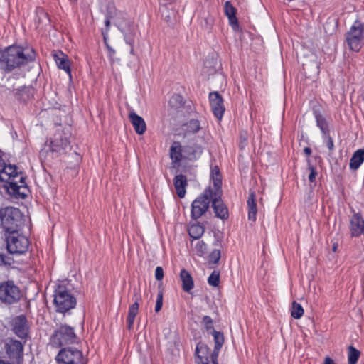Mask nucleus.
I'll list each match as a JSON object with an SVG mask.
<instances>
[{
    "instance_id": "obj_29",
    "label": "nucleus",
    "mask_w": 364,
    "mask_h": 364,
    "mask_svg": "<svg viewBox=\"0 0 364 364\" xmlns=\"http://www.w3.org/2000/svg\"><path fill=\"white\" fill-rule=\"evenodd\" d=\"M170 157L175 164L179 163L182 159L181 146L179 142L174 141L170 148Z\"/></svg>"
},
{
    "instance_id": "obj_4",
    "label": "nucleus",
    "mask_w": 364,
    "mask_h": 364,
    "mask_svg": "<svg viewBox=\"0 0 364 364\" xmlns=\"http://www.w3.org/2000/svg\"><path fill=\"white\" fill-rule=\"evenodd\" d=\"M22 215L18 208L6 207L0 209L1 225L5 235L19 230L21 226Z\"/></svg>"
},
{
    "instance_id": "obj_9",
    "label": "nucleus",
    "mask_w": 364,
    "mask_h": 364,
    "mask_svg": "<svg viewBox=\"0 0 364 364\" xmlns=\"http://www.w3.org/2000/svg\"><path fill=\"white\" fill-rule=\"evenodd\" d=\"M21 297V290L13 281H6L0 284V301L1 302L12 304L19 301Z\"/></svg>"
},
{
    "instance_id": "obj_39",
    "label": "nucleus",
    "mask_w": 364,
    "mask_h": 364,
    "mask_svg": "<svg viewBox=\"0 0 364 364\" xmlns=\"http://www.w3.org/2000/svg\"><path fill=\"white\" fill-rule=\"evenodd\" d=\"M220 257H221L220 250L215 249L209 255L208 262L210 264H217L220 259Z\"/></svg>"
},
{
    "instance_id": "obj_19",
    "label": "nucleus",
    "mask_w": 364,
    "mask_h": 364,
    "mask_svg": "<svg viewBox=\"0 0 364 364\" xmlns=\"http://www.w3.org/2000/svg\"><path fill=\"white\" fill-rule=\"evenodd\" d=\"M212 335L214 338L215 342V348L213 351L210 355V359L213 364H218V357L219 352L223 346L224 343V336L221 332L213 330L212 332Z\"/></svg>"
},
{
    "instance_id": "obj_18",
    "label": "nucleus",
    "mask_w": 364,
    "mask_h": 364,
    "mask_svg": "<svg viewBox=\"0 0 364 364\" xmlns=\"http://www.w3.org/2000/svg\"><path fill=\"white\" fill-rule=\"evenodd\" d=\"M102 11L105 17L116 18V24L117 21L122 22L121 20H125L126 18L125 14L116 9L114 3L112 1H109L105 4Z\"/></svg>"
},
{
    "instance_id": "obj_10",
    "label": "nucleus",
    "mask_w": 364,
    "mask_h": 364,
    "mask_svg": "<svg viewBox=\"0 0 364 364\" xmlns=\"http://www.w3.org/2000/svg\"><path fill=\"white\" fill-rule=\"evenodd\" d=\"M55 360L58 364H85L82 352L75 348H62Z\"/></svg>"
},
{
    "instance_id": "obj_2",
    "label": "nucleus",
    "mask_w": 364,
    "mask_h": 364,
    "mask_svg": "<svg viewBox=\"0 0 364 364\" xmlns=\"http://www.w3.org/2000/svg\"><path fill=\"white\" fill-rule=\"evenodd\" d=\"M0 180L8 183V192L15 197L23 198L26 194L21 191L26 188L25 178L14 165H6L0 156Z\"/></svg>"
},
{
    "instance_id": "obj_20",
    "label": "nucleus",
    "mask_w": 364,
    "mask_h": 364,
    "mask_svg": "<svg viewBox=\"0 0 364 364\" xmlns=\"http://www.w3.org/2000/svg\"><path fill=\"white\" fill-rule=\"evenodd\" d=\"M131 123L138 134H143L146 130V124L144 119L136 112H131L129 114Z\"/></svg>"
},
{
    "instance_id": "obj_43",
    "label": "nucleus",
    "mask_w": 364,
    "mask_h": 364,
    "mask_svg": "<svg viewBox=\"0 0 364 364\" xmlns=\"http://www.w3.org/2000/svg\"><path fill=\"white\" fill-rule=\"evenodd\" d=\"M322 137H323L324 141L326 142V146L328 147V149L330 151L333 150V149H334L333 140L331 137L329 133L327 134V136L326 135H322Z\"/></svg>"
},
{
    "instance_id": "obj_28",
    "label": "nucleus",
    "mask_w": 364,
    "mask_h": 364,
    "mask_svg": "<svg viewBox=\"0 0 364 364\" xmlns=\"http://www.w3.org/2000/svg\"><path fill=\"white\" fill-rule=\"evenodd\" d=\"M314 115L316 122L317 127L320 129L322 135H326L329 133L328 124L325 117L319 111H314Z\"/></svg>"
},
{
    "instance_id": "obj_51",
    "label": "nucleus",
    "mask_w": 364,
    "mask_h": 364,
    "mask_svg": "<svg viewBox=\"0 0 364 364\" xmlns=\"http://www.w3.org/2000/svg\"><path fill=\"white\" fill-rule=\"evenodd\" d=\"M112 19H114V18H113L105 17V26H106L107 30H109V28L110 22H111Z\"/></svg>"
},
{
    "instance_id": "obj_53",
    "label": "nucleus",
    "mask_w": 364,
    "mask_h": 364,
    "mask_svg": "<svg viewBox=\"0 0 364 364\" xmlns=\"http://www.w3.org/2000/svg\"><path fill=\"white\" fill-rule=\"evenodd\" d=\"M337 247H338V245H337V244H334V245H333V248H332V249H333V252H336V250H337Z\"/></svg>"
},
{
    "instance_id": "obj_32",
    "label": "nucleus",
    "mask_w": 364,
    "mask_h": 364,
    "mask_svg": "<svg viewBox=\"0 0 364 364\" xmlns=\"http://www.w3.org/2000/svg\"><path fill=\"white\" fill-rule=\"evenodd\" d=\"M204 233V228L199 223H195L188 228V234L193 239H199Z\"/></svg>"
},
{
    "instance_id": "obj_24",
    "label": "nucleus",
    "mask_w": 364,
    "mask_h": 364,
    "mask_svg": "<svg viewBox=\"0 0 364 364\" xmlns=\"http://www.w3.org/2000/svg\"><path fill=\"white\" fill-rule=\"evenodd\" d=\"M210 178L213 181V192L222 191V178L218 166L211 167Z\"/></svg>"
},
{
    "instance_id": "obj_47",
    "label": "nucleus",
    "mask_w": 364,
    "mask_h": 364,
    "mask_svg": "<svg viewBox=\"0 0 364 364\" xmlns=\"http://www.w3.org/2000/svg\"><path fill=\"white\" fill-rule=\"evenodd\" d=\"M107 48L108 50V57L112 60L113 58L116 53L115 50L109 45H107Z\"/></svg>"
},
{
    "instance_id": "obj_45",
    "label": "nucleus",
    "mask_w": 364,
    "mask_h": 364,
    "mask_svg": "<svg viewBox=\"0 0 364 364\" xmlns=\"http://www.w3.org/2000/svg\"><path fill=\"white\" fill-rule=\"evenodd\" d=\"M309 169L310 171V173L309 175V181L311 182V183H313L315 181V179H316V176L317 175V172H316V168L313 166H309Z\"/></svg>"
},
{
    "instance_id": "obj_14",
    "label": "nucleus",
    "mask_w": 364,
    "mask_h": 364,
    "mask_svg": "<svg viewBox=\"0 0 364 364\" xmlns=\"http://www.w3.org/2000/svg\"><path fill=\"white\" fill-rule=\"evenodd\" d=\"M14 333L21 338H26L29 333V325L26 317L20 315L15 317L12 321Z\"/></svg>"
},
{
    "instance_id": "obj_52",
    "label": "nucleus",
    "mask_w": 364,
    "mask_h": 364,
    "mask_svg": "<svg viewBox=\"0 0 364 364\" xmlns=\"http://www.w3.org/2000/svg\"><path fill=\"white\" fill-rule=\"evenodd\" d=\"M304 152L306 155L309 156L311 154V149L310 147H305L304 149Z\"/></svg>"
},
{
    "instance_id": "obj_48",
    "label": "nucleus",
    "mask_w": 364,
    "mask_h": 364,
    "mask_svg": "<svg viewBox=\"0 0 364 364\" xmlns=\"http://www.w3.org/2000/svg\"><path fill=\"white\" fill-rule=\"evenodd\" d=\"M134 299L135 301L134 302H138V303H139V301L141 299L140 291L137 289H134Z\"/></svg>"
},
{
    "instance_id": "obj_21",
    "label": "nucleus",
    "mask_w": 364,
    "mask_h": 364,
    "mask_svg": "<svg viewBox=\"0 0 364 364\" xmlns=\"http://www.w3.org/2000/svg\"><path fill=\"white\" fill-rule=\"evenodd\" d=\"M53 57L58 68L59 69L65 70L68 73L70 80H71L72 74L70 70V63L68 57L65 55L63 53L55 54Z\"/></svg>"
},
{
    "instance_id": "obj_42",
    "label": "nucleus",
    "mask_w": 364,
    "mask_h": 364,
    "mask_svg": "<svg viewBox=\"0 0 364 364\" xmlns=\"http://www.w3.org/2000/svg\"><path fill=\"white\" fill-rule=\"evenodd\" d=\"M163 305V292L161 291H159L157 294V299L155 305V311L159 312L162 307Z\"/></svg>"
},
{
    "instance_id": "obj_8",
    "label": "nucleus",
    "mask_w": 364,
    "mask_h": 364,
    "mask_svg": "<svg viewBox=\"0 0 364 364\" xmlns=\"http://www.w3.org/2000/svg\"><path fill=\"white\" fill-rule=\"evenodd\" d=\"M211 196L212 188L209 187L193 201L191 204L192 218L198 219L206 213L209 208Z\"/></svg>"
},
{
    "instance_id": "obj_49",
    "label": "nucleus",
    "mask_w": 364,
    "mask_h": 364,
    "mask_svg": "<svg viewBox=\"0 0 364 364\" xmlns=\"http://www.w3.org/2000/svg\"><path fill=\"white\" fill-rule=\"evenodd\" d=\"M323 364H336L335 361L331 358L330 357L327 356L324 359Z\"/></svg>"
},
{
    "instance_id": "obj_37",
    "label": "nucleus",
    "mask_w": 364,
    "mask_h": 364,
    "mask_svg": "<svg viewBox=\"0 0 364 364\" xmlns=\"http://www.w3.org/2000/svg\"><path fill=\"white\" fill-rule=\"evenodd\" d=\"M208 283L210 286L216 287L220 283V272L214 270L208 278Z\"/></svg>"
},
{
    "instance_id": "obj_40",
    "label": "nucleus",
    "mask_w": 364,
    "mask_h": 364,
    "mask_svg": "<svg viewBox=\"0 0 364 364\" xmlns=\"http://www.w3.org/2000/svg\"><path fill=\"white\" fill-rule=\"evenodd\" d=\"M161 7H160V11L161 12V15H162V17L164 18V20L166 21V22H170L171 20V16H170V14H169V11H168L167 9V5L164 6V5H161L160 3H159Z\"/></svg>"
},
{
    "instance_id": "obj_6",
    "label": "nucleus",
    "mask_w": 364,
    "mask_h": 364,
    "mask_svg": "<svg viewBox=\"0 0 364 364\" xmlns=\"http://www.w3.org/2000/svg\"><path fill=\"white\" fill-rule=\"evenodd\" d=\"M7 251L11 255H22L26 252L29 247L28 239L18 230L5 235Z\"/></svg>"
},
{
    "instance_id": "obj_3",
    "label": "nucleus",
    "mask_w": 364,
    "mask_h": 364,
    "mask_svg": "<svg viewBox=\"0 0 364 364\" xmlns=\"http://www.w3.org/2000/svg\"><path fill=\"white\" fill-rule=\"evenodd\" d=\"M77 341L78 338L73 327L65 323L60 324L50 336L48 346L58 348L63 346L77 343Z\"/></svg>"
},
{
    "instance_id": "obj_31",
    "label": "nucleus",
    "mask_w": 364,
    "mask_h": 364,
    "mask_svg": "<svg viewBox=\"0 0 364 364\" xmlns=\"http://www.w3.org/2000/svg\"><path fill=\"white\" fill-rule=\"evenodd\" d=\"M200 129V122L198 119H191L183 126L186 135L198 132Z\"/></svg>"
},
{
    "instance_id": "obj_1",
    "label": "nucleus",
    "mask_w": 364,
    "mask_h": 364,
    "mask_svg": "<svg viewBox=\"0 0 364 364\" xmlns=\"http://www.w3.org/2000/svg\"><path fill=\"white\" fill-rule=\"evenodd\" d=\"M35 58L33 50H25L20 46H9L0 52V68L10 72Z\"/></svg>"
},
{
    "instance_id": "obj_15",
    "label": "nucleus",
    "mask_w": 364,
    "mask_h": 364,
    "mask_svg": "<svg viewBox=\"0 0 364 364\" xmlns=\"http://www.w3.org/2000/svg\"><path fill=\"white\" fill-rule=\"evenodd\" d=\"M213 351L203 343H198L196 348L197 364H213L210 355Z\"/></svg>"
},
{
    "instance_id": "obj_16",
    "label": "nucleus",
    "mask_w": 364,
    "mask_h": 364,
    "mask_svg": "<svg viewBox=\"0 0 364 364\" xmlns=\"http://www.w3.org/2000/svg\"><path fill=\"white\" fill-rule=\"evenodd\" d=\"M350 230L352 237L364 235V220L360 213H355L350 218Z\"/></svg>"
},
{
    "instance_id": "obj_30",
    "label": "nucleus",
    "mask_w": 364,
    "mask_h": 364,
    "mask_svg": "<svg viewBox=\"0 0 364 364\" xmlns=\"http://www.w3.org/2000/svg\"><path fill=\"white\" fill-rule=\"evenodd\" d=\"M139 303L134 302L129 308L127 323V328L129 330L133 328L135 317L139 312Z\"/></svg>"
},
{
    "instance_id": "obj_38",
    "label": "nucleus",
    "mask_w": 364,
    "mask_h": 364,
    "mask_svg": "<svg viewBox=\"0 0 364 364\" xmlns=\"http://www.w3.org/2000/svg\"><path fill=\"white\" fill-rule=\"evenodd\" d=\"M194 250L198 256L203 257L206 252L207 245L203 241L199 240L195 244Z\"/></svg>"
},
{
    "instance_id": "obj_41",
    "label": "nucleus",
    "mask_w": 364,
    "mask_h": 364,
    "mask_svg": "<svg viewBox=\"0 0 364 364\" xmlns=\"http://www.w3.org/2000/svg\"><path fill=\"white\" fill-rule=\"evenodd\" d=\"M202 323L205 326L207 331L215 330L213 324V319L209 316H204L202 319Z\"/></svg>"
},
{
    "instance_id": "obj_7",
    "label": "nucleus",
    "mask_w": 364,
    "mask_h": 364,
    "mask_svg": "<svg viewBox=\"0 0 364 364\" xmlns=\"http://www.w3.org/2000/svg\"><path fill=\"white\" fill-rule=\"evenodd\" d=\"M69 134L62 130H58L46 144V146L55 156L63 154L69 146Z\"/></svg>"
},
{
    "instance_id": "obj_54",
    "label": "nucleus",
    "mask_w": 364,
    "mask_h": 364,
    "mask_svg": "<svg viewBox=\"0 0 364 364\" xmlns=\"http://www.w3.org/2000/svg\"><path fill=\"white\" fill-rule=\"evenodd\" d=\"M130 54L134 55V45L132 46V47H131Z\"/></svg>"
},
{
    "instance_id": "obj_34",
    "label": "nucleus",
    "mask_w": 364,
    "mask_h": 364,
    "mask_svg": "<svg viewBox=\"0 0 364 364\" xmlns=\"http://www.w3.org/2000/svg\"><path fill=\"white\" fill-rule=\"evenodd\" d=\"M117 26L118 28L120 30V31L122 33H124V41H125L126 43L129 44L131 47H132V46L134 45V40H133V38H132L131 37L128 36L126 34V28H125V26H127L128 27H130L132 26L131 21H128L127 22L125 23V25H124V23L122 22L117 21Z\"/></svg>"
},
{
    "instance_id": "obj_22",
    "label": "nucleus",
    "mask_w": 364,
    "mask_h": 364,
    "mask_svg": "<svg viewBox=\"0 0 364 364\" xmlns=\"http://www.w3.org/2000/svg\"><path fill=\"white\" fill-rule=\"evenodd\" d=\"M173 184L176 193L180 198H184L186 195V187L188 185L186 176L183 174H178L173 179Z\"/></svg>"
},
{
    "instance_id": "obj_13",
    "label": "nucleus",
    "mask_w": 364,
    "mask_h": 364,
    "mask_svg": "<svg viewBox=\"0 0 364 364\" xmlns=\"http://www.w3.org/2000/svg\"><path fill=\"white\" fill-rule=\"evenodd\" d=\"M209 101L214 116L221 120L225 110L223 97L218 92H212L209 94Z\"/></svg>"
},
{
    "instance_id": "obj_36",
    "label": "nucleus",
    "mask_w": 364,
    "mask_h": 364,
    "mask_svg": "<svg viewBox=\"0 0 364 364\" xmlns=\"http://www.w3.org/2000/svg\"><path fill=\"white\" fill-rule=\"evenodd\" d=\"M169 105L173 108H179L183 105V98L178 94H174L169 100Z\"/></svg>"
},
{
    "instance_id": "obj_33",
    "label": "nucleus",
    "mask_w": 364,
    "mask_h": 364,
    "mask_svg": "<svg viewBox=\"0 0 364 364\" xmlns=\"http://www.w3.org/2000/svg\"><path fill=\"white\" fill-rule=\"evenodd\" d=\"M360 353L353 346L348 348V364H356L360 357Z\"/></svg>"
},
{
    "instance_id": "obj_50",
    "label": "nucleus",
    "mask_w": 364,
    "mask_h": 364,
    "mask_svg": "<svg viewBox=\"0 0 364 364\" xmlns=\"http://www.w3.org/2000/svg\"><path fill=\"white\" fill-rule=\"evenodd\" d=\"M161 5L171 4L175 0H158Z\"/></svg>"
},
{
    "instance_id": "obj_35",
    "label": "nucleus",
    "mask_w": 364,
    "mask_h": 364,
    "mask_svg": "<svg viewBox=\"0 0 364 364\" xmlns=\"http://www.w3.org/2000/svg\"><path fill=\"white\" fill-rule=\"evenodd\" d=\"M304 314V309L301 305L296 301L292 303L291 315L295 319H299Z\"/></svg>"
},
{
    "instance_id": "obj_55",
    "label": "nucleus",
    "mask_w": 364,
    "mask_h": 364,
    "mask_svg": "<svg viewBox=\"0 0 364 364\" xmlns=\"http://www.w3.org/2000/svg\"><path fill=\"white\" fill-rule=\"evenodd\" d=\"M0 364H6V363L0 360Z\"/></svg>"
},
{
    "instance_id": "obj_11",
    "label": "nucleus",
    "mask_w": 364,
    "mask_h": 364,
    "mask_svg": "<svg viewBox=\"0 0 364 364\" xmlns=\"http://www.w3.org/2000/svg\"><path fill=\"white\" fill-rule=\"evenodd\" d=\"M363 27L360 22H355L346 34V41L350 50L358 52L362 48Z\"/></svg>"
},
{
    "instance_id": "obj_26",
    "label": "nucleus",
    "mask_w": 364,
    "mask_h": 364,
    "mask_svg": "<svg viewBox=\"0 0 364 364\" xmlns=\"http://www.w3.org/2000/svg\"><path fill=\"white\" fill-rule=\"evenodd\" d=\"M364 161V149H358L350 160V168L357 170Z\"/></svg>"
},
{
    "instance_id": "obj_25",
    "label": "nucleus",
    "mask_w": 364,
    "mask_h": 364,
    "mask_svg": "<svg viewBox=\"0 0 364 364\" xmlns=\"http://www.w3.org/2000/svg\"><path fill=\"white\" fill-rule=\"evenodd\" d=\"M225 13L229 19L230 24L233 27L238 26V21L236 17V9L232 5L230 1H226L225 4Z\"/></svg>"
},
{
    "instance_id": "obj_5",
    "label": "nucleus",
    "mask_w": 364,
    "mask_h": 364,
    "mask_svg": "<svg viewBox=\"0 0 364 364\" xmlns=\"http://www.w3.org/2000/svg\"><path fill=\"white\" fill-rule=\"evenodd\" d=\"M53 296L56 311L59 313L64 314L75 308L76 305V299L63 286H58L54 291Z\"/></svg>"
},
{
    "instance_id": "obj_23",
    "label": "nucleus",
    "mask_w": 364,
    "mask_h": 364,
    "mask_svg": "<svg viewBox=\"0 0 364 364\" xmlns=\"http://www.w3.org/2000/svg\"><path fill=\"white\" fill-rule=\"evenodd\" d=\"M180 279L182 282V289L186 292H190L193 289L194 283L191 274L185 269L181 270Z\"/></svg>"
},
{
    "instance_id": "obj_27",
    "label": "nucleus",
    "mask_w": 364,
    "mask_h": 364,
    "mask_svg": "<svg viewBox=\"0 0 364 364\" xmlns=\"http://www.w3.org/2000/svg\"><path fill=\"white\" fill-rule=\"evenodd\" d=\"M248 207V219L255 221L257 218V205L255 202V194L254 192L250 193L247 199Z\"/></svg>"
},
{
    "instance_id": "obj_46",
    "label": "nucleus",
    "mask_w": 364,
    "mask_h": 364,
    "mask_svg": "<svg viewBox=\"0 0 364 364\" xmlns=\"http://www.w3.org/2000/svg\"><path fill=\"white\" fill-rule=\"evenodd\" d=\"M155 278L158 281H160L164 278V270L161 267H156L155 269Z\"/></svg>"
},
{
    "instance_id": "obj_44",
    "label": "nucleus",
    "mask_w": 364,
    "mask_h": 364,
    "mask_svg": "<svg viewBox=\"0 0 364 364\" xmlns=\"http://www.w3.org/2000/svg\"><path fill=\"white\" fill-rule=\"evenodd\" d=\"M13 263V259L0 253V266L1 265H11Z\"/></svg>"
},
{
    "instance_id": "obj_12",
    "label": "nucleus",
    "mask_w": 364,
    "mask_h": 364,
    "mask_svg": "<svg viewBox=\"0 0 364 364\" xmlns=\"http://www.w3.org/2000/svg\"><path fill=\"white\" fill-rule=\"evenodd\" d=\"M222 191L213 192L210 198L212 207L216 217L225 220L228 218V210L221 200Z\"/></svg>"
},
{
    "instance_id": "obj_17",
    "label": "nucleus",
    "mask_w": 364,
    "mask_h": 364,
    "mask_svg": "<svg viewBox=\"0 0 364 364\" xmlns=\"http://www.w3.org/2000/svg\"><path fill=\"white\" fill-rule=\"evenodd\" d=\"M6 353L10 358H18L23 355V346L21 341L10 340L6 344Z\"/></svg>"
}]
</instances>
